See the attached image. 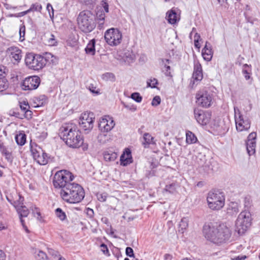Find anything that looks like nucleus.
<instances>
[{"label":"nucleus","mask_w":260,"mask_h":260,"mask_svg":"<svg viewBox=\"0 0 260 260\" xmlns=\"http://www.w3.org/2000/svg\"><path fill=\"white\" fill-rule=\"evenodd\" d=\"M31 151L34 159L40 165H45L48 162V156L42 149L38 146L31 147Z\"/></svg>","instance_id":"14"},{"label":"nucleus","mask_w":260,"mask_h":260,"mask_svg":"<svg viewBox=\"0 0 260 260\" xmlns=\"http://www.w3.org/2000/svg\"><path fill=\"white\" fill-rule=\"evenodd\" d=\"M40 78L37 76H29L21 83V89L23 90L31 91L36 89L40 84Z\"/></svg>","instance_id":"13"},{"label":"nucleus","mask_w":260,"mask_h":260,"mask_svg":"<svg viewBox=\"0 0 260 260\" xmlns=\"http://www.w3.org/2000/svg\"><path fill=\"white\" fill-rule=\"evenodd\" d=\"M103 8H104L105 11L106 13H108V12H109V5H108V3H107L106 2H104V3L103 4Z\"/></svg>","instance_id":"61"},{"label":"nucleus","mask_w":260,"mask_h":260,"mask_svg":"<svg viewBox=\"0 0 260 260\" xmlns=\"http://www.w3.org/2000/svg\"><path fill=\"white\" fill-rule=\"evenodd\" d=\"M136 59L135 55L130 51H127L123 56L124 61L128 64L133 62Z\"/></svg>","instance_id":"28"},{"label":"nucleus","mask_w":260,"mask_h":260,"mask_svg":"<svg viewBox=\"0 0 260 260\" xmlns=\"http://www.w3.org/2000/svg\"><path fill=\"white\" fill-rule=\"evenodd\" d=\"M15 140L18 145L22 146L26 142V135L24 133H20L15 136Z\"/></svg>","instance_id":"33"},{"label":"nucleus","mask_w":260,"mask_h":260,"mask_svg":"<svg viewBox=\"0 0 260 260\" xmlns=\"http://www.w3.org/2000/svg\"><path fill=\"white\" fill-rule=\"evenodd\" d=\"M239 212V205L237 203L231 202L226 209V213L229 216L236 215Z\"/></svg>","instance_id":"22"},{"label":"nucleus","mask_w":260,"mask_h":260,"mask_svg":"<svg viewBox=\"0 0 260 260\" xmlns=\"http://www.w3.org/2000/svg\"><path fill=\"white\" fill-rule=\"evenodd\" d=\"M200 36L199 34H198L197 32H195V34H194V46L195 47H196L197 48H200L201 47V46L200 45L199 43V40L200 39Z\"/></svg>","instance_id":"48"},{"label":"nucleus","mask_w":260,"mask_h":260,"mask_svg":"<svg viewBox=\"0 0 260 260\" xmlns=\"http://www.w3.org/2000/svg\"><path fill=\"white\" fill-rule=\"evenodd\" d=\"M103 80L106 81H114L115 80V75L112 73H106L102 75Z\"/></svg>","instance_id":"41"},{"label":"nucleus","mask_w":260,"mask_h":260,"mask_svg":"<svg viewBox=\"0 0 260 260\" xmlns=\"http://www.w3.org/2000/svg\"><path fill=\"white\" fill-rule=\"evenodd\" d=\"M44 61L42 55L32 53L27 54L25 58L26 66L35 71L41 70L45 67Z\"/></svg>","instance_id":"8"},{"label":"nucleus","mask_w":260,"mask_h":260,"mask_svg":"<svg viewBox=\"0 0 260 260\" xmlns=\"http://www.w3.org/2000/svg\"><path fill=\"white\" fill-rule=\"evenodd\" d=\"M105 39L107 44L111 46L119 45L122 40V34L117 28H111L105 32Z\"/></svg>","instance_id":"10"},{"label":"nucleus","mask_w":260,"mask_h":260,"mask_svg":"<svg viewBox=\"0 0 260 260\" xmlns=\"http://www.w3.org/2000/svg\"><path fill=\"white\" fill-rule=\"evenodd\" d=\"M95 117L92 112H86L82 113L79 119L80 128L86 133H88L93 128Z\"/></svg>","instance_id":"11"},{"label":"nucleus","mask_w":260,"mask_h":260,"mask_svg":"<svg viewBox=\"0 0 260 260\" xmlns=\"http://www.w3.org/2000/svg\"><path fill=\"white\" fill-rule=\"evenodd\" d=\"M60 194L63 200L70 204L80 203L85 196L83 187L74 182L68 184L64 189L60 190Z\"/></svg>","instance_id":"3"},{"label":"nucleus","mask_w":260,"mask_h":260,"mask_svg":"<svg viewBox=\"0 0 260 260\" xmlns=\"http://www.w3.org/2000/svg\"><path fill=\"white\" fill-rule=\"evenodd\" d=\"M80 2L89 8H92L96 4V0H79Z\"/></svg>","instance_id":"40"},{"label":"nucleus","mask_w":260,"mask_h":260,"mask_svg":"<svg viewBox=\"0 0 260 260\" xmlns=\"http://www.w3.org/2000/svg\"><path fill=\"white\" fill-rule=\"evenodd\" d=\"M5 258H6L5 253L2 250H0V260H5Z\"/></svg>","instance_id":"62"},{"label":"nucleus","mask_w":260,"mask_h":260,"mask_svg":"<svg viewBox=\"0 0 260 260\" xmlns=\"http://www.w3.org/2000/svg\"><path fill=\"white\" fill-rule=\"evenodd\" d=\"M147 86L151 88H156V85L158 84L157 80L155 78L149 79L147 82Z\"/></svg>","instance_id":"46"},{"label":"nucleus","mask_w":260,"mask_h":260,"mask_svg":"<svg viewBox=\"0 0 260 260\" xmlns=\"http://www.w3.org/2000/svg\"><path fill=\"white\" fill-rule=\"evenodd\" d=\"M202 54L205 60L210 61L212 59L213 51L210 44H209V48H206V49H202Z\"/></svg>","instance_id":"27"},{"label":"nucleus","mask_w":260,"mask_h":260,"mask_svg":"<svg viewBox=\"0 0 260 260\" xmlns=\"http://www.w3.org/2000/svg\"><path fill=\"white\" fill-rule=\"evenodd\" d=\"M87 214L90 217H92L94 215L93 210L92 209H87Z\"/></svg>","instance_id":"58"},{"label":"nucleus","mask_w":260,"mask_h":260,"mask_svg":"<svg viewBox=\"0 0 260 260\" xmlns=\"http://www.w3.org/2000/svg\"><path fill=\"white\" fill-rule=\"evenodd\" d=\"M249 67L247 64H244L243 66L242 73L244 75L246 80H249L250 78L251 70L249 69Z\"/></svg>","instance_id":"38"},{"label":"nucleus","mask_w":260,"mask_h":260,"mask_svg":"<svg viewBox=\"0 0 260 260\" xmlns=\"http://www.w3.org/2000/svg\"><path fill=\"white\" fill-rule=\"evenodd\" d=\"M46 254L42 251H39V253L36 256L37 260H44L46 259Z\"/></svg>","instance_id":"51"},{"label":"nucleus","mask_w":260,"mask_h":260,"mask_svg":"<svg viewBox=\"0 0 260 260\" xmlns=\"http://www.w3.org/2000/svg\"><path fill=\"white\" fill-rule=\"evenodd\" d=\"M202 68L199 62H195L194 64V70L192 74V79L193 83H198V82L203 79Z\"/></svg>","instance_id":"19"},{"label":"nucleus","mask_w":260,"mask_h":260,"mask_svg":"<svg viewBox=\"0 0 260 260\" xmlns=\"http://www.w3.org/2000/svg\"><path fill=\"white\" fill-rule=\"evenodd\" d=\"M42 6L38 3H36L32 5L28 10L29 12H30L34 11L40 12Z\"/></svg>","instance_id":"43"},{"label":"nucleus","mask_w":260,"mask_h":260,"mask_svg":"<svg viewBox=\"0 0 260 260\" xmlns=\"http://www.w3.org/2000/svg\"><path fill=\"white\" fill-rule=\"evenodd\" d=\"M32 112L29 110V109L24 112L23 114V118H25L27 119H30L32 118Z\"/></svg>","instance_id":"53"},{"label":"nucleus","mask_w":260,"mask_h":260,"mask_svg":"<svg viewBox=\"0 0 260 260\" xmlns=\"http://www.w3.org/2000/svg\"><path fill=\"white\" fill-rule=\"evenodd\" d=\"M46 102V98L45 95H41L38 98H36L35 100V103L36 105V107L42 106Z\"/></svg>","instance_id":"37"},{"label":"nucleus","mask_w":260,"mask_h":260,"mask_svg":"<svg viewBox=\"0 0 260 260\" xmlns=\"http://www.w3.org/2000/svg\"><path fill=\"white\" fill-rule=\"evenodd\" d=\"M18 214L19 215V218L26 217L29 214V211L27 207L25 206H21L16 208Z\"/></svg>","instance_id":"30"},{"label":"nucleus","mask_w":260,"mask_h":260,"mask_svg":"<svg viewBox=\"0 0 260 260\" xmlns=\"http://www.w3.org/2000/svg\"><path fill=\"white\" fill-rule=\"evenodd\" d=\"M188 225V219L187 218H183L179 223V231L183 233Z\"/></svg>","instance_id":"36"},{"label":"nucleus","mask_w":260,"mask_h":260,"mask_svg":"<svg viewBox=\"0 0 260 260\" xmlns=\"http://www.w3.org/2000/svg\"><path fill=\"white\" fill-rule=\"evenodd\" d=\"M100 247L101 248V251L103 252L104 254L109 255V251L108 248L107 247V246L105 244L102 243L100 245Z\"/></svg>","instance_id":"54"},{"label":"nucleus","mask_w":260,"mask_h":260,"mask_svg":"<svg viewBox=\"0 0 260 260\" xmlns=\"http://www.w3.org/2000/svg\"><path fill=\"white\" fill-rule=\"evenodd\" d=\"M161 62L162 64L164 66V67L162 69V71L165 72V74L167 76H171V68L169 65L170 63V60L168 59H162Z\"/></svg>","instance_id":"29"},{"label":"nucleus","mask_w":260,"mask_h":260,"mask_svg":"<svg viewBox=\"0 0 260 260\" xmlns=\"http://www.w3.org/2000/svg\"><path fill=\"white\" fill-rule=\"evenodd\" d=\"M18 199L16 200L15 201H14L12 202L11 200H10L8 198L7 200L8 201L11 203V204H12L15 208H17V207H19L21 206H23V201H24V198L23 197H21V195L19 194L18 195Z\"/></svg>","instance_id":"35"},{"label":"nucleus","mask_w":260,"mask_h":260,"mask_svg":"<svg viewBox=\"0 0 260 260\" xmlns=\"http://www.w3.org/2000/svg\"><path fill=\"white\" fill-rule=\"evenodd\" d=\"M244 202H245V207H248L250 206V203L249 199H248L247 198H245L244 199Z\"/></svg>","instance_id":"64"},{"label":"nucleus","mask_w":260,"mask_h":260,"mask_svg":"<svg viewBox=\"0 0 260 260\" xmlns=\"http://www.w3.org/2000/svg\"><path fill=\"white\" fill-rule=\"evenodd\" d=\"M5 158L9 162H12L13 161V156L12 155L11 152H9L7 154L5 155Z\"/></svg>","instance_id":"57"},{"label":"nucleus","mask_w":260,"mask_h":260,"mask_svg":"<svg viewBox=\"0 0 260 260\" xmlns=\"http://www.w3.org/2000/svg\"><path fill=\"white\" fill-rule=\"evenodd\" d=\"M194 116L199 124L205 125L209 122L211 114L209 112L196 108L194 109Z\"/></svg>","instance_id":"15"},{"label":"nucleus","mask_w":260,"mask_h":260,"mask_svg":"<svg viewBox=\"0 0 260 260\" xmlns=\"http://www.w3.org/2000/svg\"><path fill=\"white\" fill-rule=\"evenodd\" d=\"M131 98L138 103L142 101V98L138 92H134L131 94Z\"/></svg>","instance_id":"45"},{"label":"nucleus","mask_w":260,"mask_h":260,"mask_svg":"<svg viewBox=\"0 0 260 260\" xmlns=\"http://www.w3.org/2000/svg\"><path fill=\"white\" fill-rule=\"evenodd\" d=\"M256 134L255 132L251 133L247 137L246 142V149L247 153L249 155H251L255 153Z\"/></svg>","instance_id":"17"},{"label":"nucleus","mask_w":260,"mask_h":260,"mask_svg":"<svg viewBox=\"0 0 260 260\" xmlns=\"http://www.w3.org/2000/svg\"><path fill=\"white\" fill-rule=\"evenodd\" d=\"M46 43L50 46H55L57 45V40L55 36L50 33L47 34L45 36Z\"/></svg>","instance_id":"24"},{"label":"nucleus","mask_w":260,"mask_h":260,"mask_svg":"<svg viewBox=\"0 0 260 260\" xmlns=\"http://www.w3.org/2000/svg\"><path fill=\"white\" fill-rule=\"evenodd\" d=\"M96 197L99 201L105 202L107 198V194L106 192H99L96 194Z\"/></svg>","instance_id":"47"},{"label":"nucleus","mask_w":260,"mask_h":260,"mask_svg":"<svg viewBox=\"0 0 260 260\" xmlns=\"http://www.w3.org/2000/svg\"><path fill=\"white\" fill-rule=\"evenodd\" d=\"M42 57L44 58L45 66L47 63L56 64L58 62V58L57 57L49 52L45 53L43 55H42Z\"/></svg>","instance_id":"23"},{"label":"nucleus","mask_w":260,"mask_h":260,"mask_svg":"<svg viewBox=\"0 0 260 260\" xmlns=\"http://www.w3.org/2000/svg\"><path fill=\"white\" fill-rule=\"evenodd\" d=\"M166 18L168 22L171 24H175L180 19L179 16L177 15L176 10L174 8L167 12Z\"/></svg>","instance_id":"21"},{"label":"nucleus","mask_w":260,"mask_h":260,"mask_svg":"<svg viewBox=\"0 0 260 260\" xmlns=\"http://www.w3.org/2000/svg\"><path fill=\"white\" fill-rule=\"evenodd\" d=\"M20 108L21 110L24 112L26 110H27L29 108V106L28 104V103L23 102H20Z\"/></svg>","instance_id":"49"},{"label":"nucleus","mask_w":260,"mask_h":260,"mask_svg":"<svg viewBox=\"0 0 260 260\" xmlns=\"http://www.w3.org/2000/svg\"><path fill=\"white\" fill-rule=\"evenodd\" d=\"M197 103L204 108H209L213 102V94L206 90L199 91L196 94Z\"/></svg>","instance_id":"12"},{"label":"nucleus","mask_w":260,"mask_h":260,"mask_svg":"<svg viewBox=\"0 0 260 260\" xmlns=\"http://www.w3.org/2000/svg\"><path fill=\"white\" fill-rule=\"evenodd\" d=\"M205 238L215 244H219L228 240L231 236V231L224 223H209L203 226Z\"/></svg>","instance_id":"1"},{"label":"nucleus","mask_w":260,"mask_h":260,"mask_svg":"<svg viewBox=\"0 0 260 260\" xmlns=\"http://www.w3.org/2000/svg\"><path fill=\"white\" fill-rule=\"evenodd\" d=\"M74 178V175L70 171L62 170L57 171L54 175L53 184L55 188L62 190Z\"/></svg>","instance_id":"6"},{"label":"nucleus","mask_w":260,"mask_h":260,"mask_svg":"<svg viewBox=\"0 0 260 260\" xmlns=\"http://www.w3.org/2000/svg\"><path fill=\"white\" fill-rule=\"evenodd\" d=\"M9 86L7 79L2 74H0V92L6 90Z\"/></svg>","instance_id":"34"},{"label":"nucleus","mask_w":260,"mask_h":260,"mask_svg":"<svg viewBox=\"0 0 260 260\" xmlns=\"http://www.w3.org/2000/svg\"><path fill=\"white\" fill-rule=\"evenodd\" d=\"M161 102L160 98L159 96H155L153 98L151 105L153 106H157L160 104Z\"/></svg>","instance_id":"52"},{"label":"nucleus","mask_w":260,"mask_h":260,"mask_svg":"<svg viewBox=\"0 0 260 260\" xmlns=\"http://www.w3.org/2000/svg\"><path fill=\"white\" fill-rule=\"evenodd\" d=\"M77 22L79 28L85 33L92 31L96 26L95 16L90 11L81 12L78 16Z\"/></svg>","instance_id":"4"},{"label":"nucleus","mask_w":260,"mask_h":260,"mask_svg":"<svg viewBox=\"0 0 260 260\" xmlns=\"http://www.w3.org/2000/svg\"><path fill=\"white\" fill-rule=\"evenodd\" d=\"M55 214L56 216L59 218L61 221H63L66 218V215L60 208H58L55 210Z\"/></svg>","instance_id":"39"},{"label":"nucleus","mask_w":260,"mask_h":260,"mask_svg":"<svg viewBox=\"0 0 260 260\" xmlns=\"http://www.w3.org/2000/svg\"><path fill=\"white\" fill-rule=\"evenodd\" d=\"M186 141L188 144H193L197 142L198 139L194 134L190 131H187L186 133Z\"/></svg>","instance_id":"32"},{"label":"nucleus","mask_w":260,"mask_h":260,"mask_svg":"<svg viewBox=\"0 0 260 260\" xmlns=\"http://www.w3.org/2000/svg\"><path fill=\"white\" fill-rule=\"evenodd\" d=\"M48 253L52 256L54 259H57V258L59 257L60 254L58 252V251L52 249V248H48Z\"/></svg>","instance_id":"42"},{"label":"nucleus","mask_w":260,"mask_h":260,"mask_svg":"<svg viewBox=\"0 0 260 260\" xmlns=\"http://www.w3.org/2000/svg\"><path fill=\"white\" fill-rule=\"evenodd\" d=\"M95 42L94 39H92L89 42L85 49V51L86 54L91 55H94L95 54Z\"/></svg>","instance_id":"26"},{"label":"nucleus","mask_w":260,"mask_h":260,"mask_svg":"<svg viewBox=\"0 0 260 260\" xmlns=\"http://www.w3.org/2000/svg\"><path fill=\"white\" fill-rule=\"evenodd\" d=\"M120 165L126 166L132 162L131 152L129 149H125L123 153L120 156Z\"/></svg>","instance_id":"20"},{"label":"nucleus","mask_w":260,"mask_h":260,"mask_svg":"<svg viewBox=\"0 0 260 260\" xmlns=\"http://www.w3.org/2000/svg\"><path fill=\"white\" fill-rule=\"evenodd\" d=\"M251 221V214L249 212H241L236 221V231L239 235L243 234L250 226Z\"/></svg>","instance_id":"7"},{"label":"nucleus","mask_w":260,"mask_h":260,"mask_svg":"<svg viewBox=\"0 0 260 260\" xmlns=\"http://www.w3.org/2000/svg\"><path fill=\"white\" fill-rule=\"evenodd\" d=\"M47 10L49 14L50 17L51 19H53L54 17V10L52 5L50 4H48L47 5Z\"/></svg>","instance_id":"50"},{"label":"nucleus","mask_w":260,"mask_h":260,"mask_svg":"<svg viewBox=\"0 0 260 260\" xmlns=\"http://www.w3.org/2000/svg\"><path fill=\"white\" fill-rule=\"evenodd\" d=\"M0 151L3 155H5L10 152L3 143H0Z\"/></svg>","instance_id":"56"},{"label":"nucleus","mask_w":260,"mask_h":260,"mask_svg":"<svg viewBox=\"0 0 260 260\" xmlns=\"http://www.w3.org/2000/svg\"><path fill=\"white\" fill-rule=\"evenodd\" d=\"M115 123L112 118L106 116L100 120L99 127L101 131L109 132L114 126Z\"/></svg>","instance_id":"18"},{"label":"nucleus","mask_w":260,"mask_h":260,"mask_svg":"<svg viewBox=\"0 0 260 260\" xmlns=\"http://www.w3.org/2000/svg\"><path fill=\"white\" fill-rule=\"evenodd\" d=\"M172 258H173V256L170 254L167 253L164 255V259L165 260H172Z\"/></svg>","instance_id":"60"},{"label":"nucleus","mask_w":260,"mask_h":260,"mask_svg":"<svg viewBox=\"0 0 260 260\" xmlns=\"http://www.w3.org/2000/svg\"><path fill=\"white\" fill-rule=\"evenodd\" d=\"M125 253L127 256L129 257H133L134 256L133 249L129 247H127L126 248Z\"/></svg>","instance_id":"55"},{"label":"nucleus","mask_w":260,"mask_h":260,"mask_svg":"<svg viewBox=\"0 0 260 260\" xmlns=\"http://www.w3.org/2000/svg\"><path fill=\"white\" fill-rule=\"evenodd\" d=\"M13 116H15L17 118H18L19 119H22L23 118V114H19L18 112H14L13 114Z\"/></svg>","instance_id":"59"},{"label":"nucleus","mask_w":260,"mask_h":260,"mask_svg":"<svg viewBox=\"0 0 260 260\" xmlns=\"http://www.w3.org/2000/svg\"><path fill=\"white\" fill-rule=\"evenodd\" d=\"M234 118L237 131H248L250 128V120L247 117H244L237 107H234Z\"/></svg>","instance_id":"9"},{"label":"nucleus","mask_w":260,"mask_h":260,"mask_svg":"<svg viewBox=\"0 0 260 260\" xmlns=\"http://www.w3.org/2000/svg\"><path fill=\"white\" fill-rule=\"evenodd\" d=\"M59 135L70 147L79 148L83 143V139L81 132L74 124H63L59 129Z\"/></svg>","instance_id":"2"},{"label":"nucleus","mask_w":260,"mask_h":260,"mask_svg":"<svg viewBox=\"0 0 260 260\" xmlns=\"http://www.w3.org/2000/svg\"><path fill=\"white\" fill-rule=\"evenodd\" d=\"M7 54L11 60L19 62L22 58V51L16 46H11L6 50Z\"/></svg>","instance_id":"16"},{"label":"nucleus","mask_w":260,"mask_h":260,"mask_svg":"<svg viewBox=\"0 0 260 260\" xmlns=\"http://www.w3.org/2000/svg\"><path fill=\"white\" fill-rule=\"evenodd\" d=\"M117 156V153L112 151H106L104 153V158L106 161H114Z\"/></svg>","instance_id":"31"},{"label":"nucleus","mask_w":260,"mask_h":260,"mask_svg":"<svg viewBox=\"0 0 260 260\" xmlns=\"http://www.w3.org/2000/svg\"><path fill=\"white\" fill-rule=\"evenodd\" d=\"M165 189L166 191L169 192L170 193H174L176 191V185L174 183L167 185Z\"/></svg>","instance_id":"44"},{"label":"nucleus","mask_w":260,"mask_h":260,"mask_svg":"<svg viewBox=\"0 0 260 260\" xmlns=\"http://www.w3.org/2000/svg\"><path fill=\"white\" fill-rule=\"evenodd\" d=\"M208 207L214 211L221 209L225 204L224 193L218 190L210 191L207 197Z\"/></svg>","instance_id":"5"},{"label":"nucleus","mask_w":260,"mask_h":260,"mask_svg":"<svg viewBox=\"0 0 260 260\" xmlns=\"http://www.w3.org/2000/svg\"><path fill=\"white\" fill-rule=\"evenodd\" d=\"M144 142H142L145 148L148 147L150 144L155 145L156 142L154 140V138L149 133H145L143 135Z\"/></svg>","instance_id":"25"},{"label":"nucleus","mask_w":260,"mask_h":260,"mask_svg":"<svg viewBox=\"0 0 260 260\" xmlns=\"http://www.w3.org/2000/svg\"><path fill=\"white\" fill-rule=\"evenodd\" d=\"M246 258V256L245 255L238 256L234 258L233 260H245Z\"/></svg>","instance_id":"63"}]
</instances>
